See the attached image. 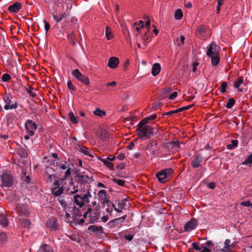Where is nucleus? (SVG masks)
<instances>
[{
    "instance_id": "bf43d9fd",
    "label": "nucleus",
    "mask_w": 252,
    "mask_h": 252,
    "mask_svg": "<svg viewBox=\"0 0 252 252\" xmlns=\"http://www.w3.org/2000/svg\"><path fill=\"white\" fill-rule=\"evenodd\" d=\"M205 245L207 248H209L210 250L214 247V244L211 241H207L205 243Z\"/></svg>"
},
{
    "instance_id": "f3484780",
    "label": "nucleus",
    "mask_w": 252,
    "mask_h": 252,
    "mask_svg": "<svg viewBox=\"0 0 252 252\" xmlns=\"http://www.w3.org/2000/svg\"><path fill=\"white\" fill-rule=\"evenodd\" d=\"M46 226L51 230H56L59 229V224L55 218H51L46 223Z\"/></svg>"
},
{
    "instance_id": "c756f323",
    "label": "nucleus",
    "mask_w": 252,
    "mask_h": 252,
    "mask_svg": "<svg viewBox=\"0 0 252 252\" xmlns=\"http://www.w3.org/2000/svg\"><path fill=\"white\" fill-rule=\"evenodd\" d=\"M38 252H54V251L50 246L43 244L40 246Z\"/></svg>"
},
{
    "instance_id": "2f4dec72",
    "label": "nucleus",
    "mask_w": 252,
    "mask_h": 252,
    "mask_svg": "<svg viewBox=\"0 0 252 252\" xmlns=\"http://www.w3.org/2000/svg\"><path fill=\"white\" fill-rule=\"evenodd\" d=\"M182 142L178 140L171 141L169 143V145L172 146V148L175 151H178L180 147V145L183 144Z\"/></svg>"
},
{
    "instance_id": "393cba45",
    "label": "nucleus",
    "mask_w": 252,
    "mask_h": 252,
    "mask_svg": "<svg viewBox=\"0 0 252 252\" xmlns=\"http://www.w3.org/2000/svg\"><path fill=\"white\" fill-rule=\"evenodd\" d=\"M202 161V158L200 155H197L194 159L191 161V164L192 167L197 168L200 165Z\"/></svg>"
},
{
    "instance_id": "a18cd8bd",
    "label": "nucleus",
    "mask_w": 252,
    "mask_h": 252,
    "mask_svg": "<svg viewBox=\"0 0 252 252\" xmlns=\"http://www.w3.org/2000/svg\"><path fill=\"white\" fill-rule=\"evenodd\" d=\"M71 175V168H68L67 170H65V175L63 177L62 179H60V181H62V182L65 181L67 178H68L69 176H70Z\"/></svg>"
},
{
    "instance_id": "ea45409f",
    "label": "nucleus",
    "mask_w": 252,
    "mask_h": 252,
    "mask_svg": "<svg viewBox=\"0 0 252 252\" xmlns=\"http://www.w3.org/2000/svg\"><path fill=\"white\" fill-rule=\"evenodd\" d=\"M7 242V236L4 232L0 233V243L1 244H5Z\"/></svg>"
},
{
    "instance_id": "6e6d98bb",
    "label": "nucleus",
    "mask_w": 252,
    "mask_h": 252,
    "mask_svg": "<svg viewBox=\"0 0 252 252\" xmlns=\"http://www.w3.org/2000/svg\"><path fill=\"white\" fill-rule=\"evenodd\" d=\"M148 120H147L146 118L141 120L138 125V127L144 126H146V124L148 123Z\"/></svg>"
},
{
    "instance_id": "a211bd4d",
    "label": "nucleus",
    "mask_w": 252,
    "mask_h": 252,
    "mask_svg": "<svg viewBox=\"0 0 252 252\" xmlns=\"http://www.w3.org/2000/svg\"><path fill=\"white\" fill-rule=\"evenodd\" d=\"M17 211L21 215V217L23 215L25 217H28L29 215V212L27 207L23 204H19L17 207Z\"/></svg>"
},
{
    "instance_id": "37998d69",
    "label": "nucleus",
    "mask_w": 252,
    "mask_h": 252,
    "mask_svg": "<svg viewBox=\"0 0 252 252\" xmlns=\"http://www.w3.org/2000/svg\"><path fill=\"white\" fill-rule=\"evenodd\" d=\"M127 200L126 199L124 200H119L118 201V207L121 208V209H123L126 205V202Z\"/></svg>"
},
{
    "instance_id": "e2e57ef3",
    "label": "nucleus",
    "mask_w": 252,
    "mask_h": 252,
    "mask_svg": "<svg viewBox=\"0 0 252 252\" xmlns=\"http://www.w3.org/2000/svg\"><path fill=\"white\" fill-rule=\"evenodd\" d=\"M244 251L245 252H252V244L246 246L244 249Z\"/></svg>"
},
{
    "instance_id": "f03ea898",
    "label": "nucleus",
    "mask_w": 252,
    "mask_h": 252,
    "mask_svg": "<svg viewBox=\"0 0 252 252\" xmlns=\"http://www.w3.org/2000/svg\"><path fill=\"white\" fill-rule=\"evenodd\" d=\"M96 207L99 208L98 206ZM83 216L86 221L93 223L96 221L99 217V209L88 208L87 211L84 212Z\"/></svg>"
},
{
    "instance_id": "f8f14e48",
    "label": "nucleus",
    "mask_w": 252,
    "mask_h": 252,
    "mask_svg": "<svg viewBox=\"0 0 252 252\" xmlns=\"http://www.w3.org/2000/svg\"><path fill=\"white\" fill-rule=\"evenodd\" d=\"M2 186L10 187L13 185V179L12 175L8 173L5 172L0 176Z\"/></svg>"
},
{
    "instance_id": "680f3d73",
    "label": "nucleus",
    "mask_w": 252,
    "mask_h": 252,
    "mask_svg": "<svg viewBox=\"0 0 252 252\" xmlns=\"http://www.w3.org/2000/svg\"><path fill=\"white\" fill-rule=\"evenodd\" d=\"M205 27L203 26H200L197 28V31L199 33H201L205 32Z\"/></svg>"
},
{
    "instance_id": "774afa93",
    "label": "nucleus",
    "mask_w": 252,
    "mask_h": 252,
    "mask_svg": "<svg viewBox=\"0 0 252 252\" xmlns=\"http://www.w3.org/2000/svg\"><path fill=\"white\" fill-rule=\"evenodd\" d=\"M177 96V93L176 92H174L172 93L170 96H169V99H173Z\"/></svg>"
},
{
    "instance_id": "c03bdc74",
    "label": "nucleus",
    "mask_w": 252,
    "mask_h": 252,
    "mask_svg": "<svg viewBox=\"0 0 252 252\" xmlns=\"http://www.w3.org/2000/svg\"><path fill=\"white\" fill-rule=\"evenodd\" d=\"M69 118L72 123L76 124L78 123L77 119L76 118L73 112H70L69 113Z\"/></svg>"
},
{
    "instance_id": "864d4df0",
    "label": "nucleus",
    "mask_w": 252,
    "mask_h": 252,
    "mask_svg": "<svg viewBox=\"0 0 252 252\" xmlns=\"http://www.w3.org/2000/svg\"><path fill=\"white\" fill-rule=\"evenodd\" d=\"M89 229L93 232L99 231L102 229V227H97L95 226H90Z\"/></svg>"
},
{
    "instance_id": "f704fd0d",
    "label": "nucleus",
    "mask_w": 252,
    "mask_h": 252,
    "mask_svg": "<svg viewBox=\"0 0 252 252\" xmlns=\"http://www.w3.org/2000/svg\"><path fill=\"white\" fill-rule=\"evenodd\" d=\"M211 59V63L213 66H217L220 63V54L217 56L210 57Z\"/></svg>"
},
{
    "instance_id": "7c9ffc66",
    "label": "nucleus",
    "mask_w": 252,
    "mask_h": 252,
    "mask_svg": "<svg viewBox=\"0 0 252 252\" xmlns=\"http://www.w3.org/2000/svg\"><path fill=\"white\" fill-rule=\"evenodd\" d=\"M243 82L244 80L243 77H239L234 81L233 86L234 88H237L239 92H242V89H240L239 87Z\"/></svg>"
},
{
    "instance_id": "72a5a7b5",
    "label": "nucleus",
    "mask_w": 252,
    "mask_h": 252,
    "mask_svg": "<svg viewBox=\"0 0 252 252\" xmlns=\"http://www.w3.org/2000/svg\"><path fill=\"white\" fill-rule=\"evenodd\" d=\"M0 224L2 227H5L8 225V220L3 214H0Z\"/></svg>"
},
{
    "instance_id": "aec40b11",
    "label": "nucleus",
    "mask_w": 252,
    "mask_h": 252,
    "mask_svg": "<svg viewBox=\"0 0 252 252\" xmlns=\"http://www.w3.org/2000/svg\"><path fill=\"white\" fill-rule=\"evenodd\" d=\"M21 6L22 4L20 2H16L10 5L8 8V10L11 13H16L19 11Z\"/></svg>"
},
{
    "instance_id": "e433bc0d",
    "label": "nucleus",
    "mask_w": 252,
    "mask_h": 252,
    "mask_svg": "<svg viewBox=\"0 0 252 252\" xmlns=\"http://www.w3.org/2000/svg\"><path fill=\"white\" fill-rule=\"evenodd\" d=\"M238 142L237 140L233 139L231 141V143L227 145V148L231 150L236 148L238 146Z\"/></svg>"
},
{
    "instance_id": "13d9d810",
    "label": "nucleus",
    "mask_w": 252,
    "mask_h": 252,
    "mask_svg": "<svg viewBox=\"0 0 252 252\" xmlns=\"http://www.w3.org/2000/svg\"><path fill=\"white\" fill-rule=\"evenodd\" d=\"M191 246L192 249L196 250V251H199L201 250V247H199L197 243H192L191 244Z\"/></svg>"
},
{
    "instance_id": "79ce46f5",
    "label": "nucleus",
    "mask_w": 252,
    "mask_h": 252,
    "mask_svg": "<svg viewBox=\"0 0 252 252\" xmlns=\"http://www.w3.org/2000/svg\"><path fill=\"white\" fill-rule=\"evenodd\" d=\"M235 100L233 98L228 99L227 103L226 104V107L228 109L231 108L234 105Z\"/></svg>"
},
{
    "instance_id": "4be33fe9",
    "label": "nucleus",
    "mask_w": 252,
    "mask_h": 252,
    "mask_svg": "<svg viewBox=\"0 0 252 252\" xmlns=\"http://www.w3.org/2000/svg\"><path fill=\"white\" fill-rule=\"evenodd\" d=\"M80 195L85 205L90 202L92 195L89 190H87V191H85L83 193H82Z\"/></svg>"
},
{
    "instance_id": "ddd939ff",
    "label": "nucleus",
    "mask_w": 252,
    "mask_h": 252,
    "mask_svg": "<svg viewBox=\"0 0 252 252\" xmlns=\"http://www.w3.org/2000/svg\"><path fill=\"white\" fill-rule=\"evenodd\" d=\"M64 189L69 194H74L78 191V185L75 184L72 179L70 180L68 183H65Z\"/></svg>"
},
{
    "instance_id": "de8ad7c7",
    "label": "nucleus",
    "mask_w": 252,
    "mask_h": 252,
    "mask_svg": "<svg viewBox=\"0 0 252 252\" xmlns=\"http://www.w3.org/2000/svg\"><path fill=\"white\" fill-rule=\"evenodd\" d=\"M252 163V154L249 155L247 158L243 162L242 164L247 165Z\"/></svg>"
},
{
    "instance_id": "1a4fd4ad",
    "label": "nucleus",
    "mask_w": 252,
    "mask_h": 252,
    "mask_svg": "<svg viewBox=\"0 0 252 252\" xmlns=\"http://www.w3.org/2000/svg\"><path fill=\"white\" fill-rule=\"evenodd\" d=\"M60 178H57V180H56V181L53 182L51 187L52 194L55 197L60 196L63 192V187L60 186Z\"/></svg>"
},
{
    "instance_id": "412c9836",
    "label": "nucleus",
    "mask_w": 252,
    "mask_h": 252,
    "mask_svg": "<svg viewBox=\"0 0 252 252\" xmlns=\"http://www.w3.org/2000/svg\"><path fill=\"white\" fill-rule=\"evenodd\" d=\"M18 222L24 227H29L31 224V222L29 220L23 219L21 217V215H18L17 218Z\"/></svg>"
},
{
    "instance_id": "a19ab883",
    "label": "nucleus",
    "mask_w": 252,
    "mask_h": 252,
    "mask_svg": "<svg viewBox=\"0 0 252 252\" xmlns=\"http://www.w3.org/2000/svg\"><path fill=\"white\" fill-rule=\"evenodd\" d=\"M175 18L176 20H180L183 17V12L180 9H177L174 14Z\"/></svg>"
},
{
    "instance_id": "6e6552de",
    "label": "nucleus",
    "mask_w": 252,
    "mask_h": 252,
    "mask_svg": "<svg viewBox=\"0 0 252 252\" xmlns=\"http://www.w3.org/2000/svg\"><path fill=\"white\" fill-rule=\"evenodd\" d=\"M154 129L150 126H144L137 127V132L140 138L144 137H148L153 133Z\"/></svg>"
},
{
    "instance_id": "423d86ee",
    "label": "nucleus",
    "mask_w": 252,
    "mask_h": 252,
    "mask_svg": "<svg viewBox=\"0 0 252 252\" xmlns=\"http://www.w3.org/2000/svg\"><path fill=\"white\" fill-rule=\"evenodd\" d=\"M71 75L74 78L79 81L83 85L88 86L90 82L88 76L82 74L78 69H74L71 71Z\"/></svg>"
},
{
    "instance_id": "4468645a",
    "label": "nucleus",
    "mask_w": 252,
    "mask_h": 252,
    "mask_svg": "<svg viewBox=\"0 0 252 252\" xmlns=\"http://www.w3.org/2000/svg\"><path fill=\"white\" fill-rule=\"evenodd\" d=\"M25 127L27 132L31 136L34 134L35 131L37 129V126L36 124L31 120H27L25 122Z\"/></svg>"
},
{
    "instance_id": "0e129e2a",
    "label": "nucleus",
    "mask_w": 252,
    "mask_h": 252,
    "mask_svg": "<svg viewBox=\"0 0 252 252\" xmlns=\"http://www.w3.org/2000/svg\"><path fill=\"white\" fill-rule=\"evenodd\" d=\"M216 186V184L214 182H210L207 184V187L208 188L211 189H214Z\"/></svg>"
},
{
    "instance_id": "39448f33",
    "label": "nucleus",
    "mask_w": 252,
    "mask_h": 252,
    "mask_svg": "<svg viewBox=\"0 0 252 252\" xmlns=\"http://www.w3.org/2000/svg\"><path fill=\"white\" fill-rule=\"evenodd\" d=\"M76 179L77 184H89L93 180L92 176H89L87 173L78 170L76 173Z\"/></svg>"
},
{
    "instance_id": "20e7f679",
    "label": "nucleus",
    "mask_w": 252,
    "mask_h": 252,
    "mask_svg": "<svg viewBox=\"0 0 252 252\" xmlns=\"http://www.w3.org/2000/svg\"><path fill=\"white\" fill-rule=\"evenodd\" d=\"M13 97L10 93H6L2 96V100L5 104L4 109L6 110L14 109L17 108V101L12 100Z\"/></svg>"
},
{
    "instance_id": "9b49d317",
    "label": "nucleus",
    "mask_w": 252,
    "mask_h": 252,
    "mask_svg": "<svg viewBox=\"0 0 252 252\" xmlns=\"http://www.w3.org/2000/svg\"><path fill=\"white\" fill-rule=\"evenodd\" d=\"M44 178L46 182L49 183H51L53 181L54 182L56 180H57V178H59L55 174V170L53 168L50 167H47L46 168Z\"/></svg>"
},
{
    "instance_id": "a878e982",
    "label": "nucleus",
    "mask_w": 252,
    "mask_h": 252,
    "mask_svg": "<svg viewBox=\"0 0 252 252\" xmlns=\"http://www.w3.org/2000/svg\"><path fill=\"white\" fill-rule=\"evenodd\" d=\"M74 202L75 204L78 206L80 208L83 207L85 205L83 201L82 200V198L81 197V195L76 194L73 196Z\"/></svg>"
},
{
    "instance_id": "b1692460",
    "label": "nucleus",
    "mask_w": 252,
    "mask_h": 252,
    "mask_svg": "<svg viewBox=\"0 0 252 252\" xmlns=\"http://www.w3.org/2000/svg\"><path fill=\"white\" fill-rule=\"evenodd\" d=\"M55 166L60 170H66L70 168L68 163L66 161H57L56 163Z\"/></svg>"
},
{
    "instance_id": "c85d7f7f",
    "label": "nucleus",
    "mask_w": 252,
    "mask_h": 252,
    "mask_svg": "<svg viewBox=\"0 0 252 252\" xmlns=\"http://www.w3.org/2000/svg\"><path fill=\"white\" fill-rule=\"evenodd\" d=\"M161 69L160 65L158 63H155L153 65L152 68V74L153 76H157L160 72Z\"/></svg>"
},
{
    "instance_id": "473e14b6",
    "label": "nucleus",
    "mask_w": 252,
    "mask_h": 252,
    "mask_svg": "<svg viewBox=\"0 0 252 252\" xmlns=\"http://www.w3.org/2000/svg\"><path fill=\"white\" fill-rule=\"evenodd\" d=\"M98 159L101 161L108 167L111 168L113 166V163L109 161V157L105 158L98 157Z\"/></svg>"
},
{
    "instance_id": "338daca9",
    "label": "nucleus",
    "mask_w": 252,
    "mask_h": 252,
    "mask_svg": "<svg viewBox=\"0 0 252 252\" xmlns=\"http://www.w3.org/2000/svg\"><path fill=\"white\" fill-rule=\"evenodd\" d=\"M200 252H211V250L206 247L202 246Z\"/></svg>"
},
{
    "instance_id": "49530a36",
    "label": "nucleus",
    "mask_w": 252,
    "mask_h": 252,
    "mask_svg": "<svg viewBox=\"0 0 252 252\" xmlns=\"http://www.w3.org/2000/svg\"><path fill=\"white\" fill-rule=\"evenodd\" d=\"M58 201L60 202L61 205L63 207L65 208L67 205V203L66 201L63 198V197L59 196L58 198Z\"/></svg>"
},
{
    "instance_id": "cd10ccee",
    "label": "nucleus",
    "mask_w": 252,
    "mask_h": 252,
    "mask_svg": "<svg viewBox=\"0 0 252 252\" xmlns=\"http://www.w3.org/2000/svg\"><path fill=\"white\" fill-rule=\"evenodd\" d=\"M78 151H79L80 152L83 153L84 154L89 156L90 157H93V154L91 151L89 150V149L83 145H79L78 146Z\"/></svg>"
},
{
    "instance_id": "69168bd1",
    "label": "nucleus",
    "mask_w": 252,
    "mask_h": 252,
    "mask_svg": "<svg viewBox=\"0 0 252 252\" xmlns=\"http://www.w3.org/2000/svg\"><path fill=\"white\" fill-rule=\"evenodd\" d=\"M28 93L32 97H35L36 94H35L32 91V89L30 87L29 90H27Z\"/></svg>"
},
{
    "instance_id": "8fccbe9b",
    "label": "nucleus",
    "mask_w": 252,
    "mask_h": 252,
    "mask_svg": "<svg viewBox=\"0 0 252 252\" xmlns=\"http://www.w3.org/2000/svg\"><path fill=\"white\" fill-rule=\"evenodd\" d=\"M240 205L243 206L250 207L252 209V203L250 201L241 202L240 203Z\"/></svg>"
},
{
    "instance_id": "dca6fc26",
    "label": "nucleus",
    "mask_w": 252,
    "mask_h": 252,
    "mask_svg": "<svg viewBox=\"0 0 252 252\" xmlns=\"http://www.w3.org/2000/svg\"><path fill=\"white\" fill-rule=\"evenodd\" d=\"M68 14L65 12L55 11L53 14L54 19L57 22H60L63 18H66Z\"/></svg>"
},
{
    "instance_id": "2eb2a0df",
    "label": "nucleus",
    "mask_w": 252,
    "mask_h": 252,
    "mask_svg": "<svg viewBox=\"0 0 252 252\" xmlns=\"http://www.w3.org/2000/svg\"><path fill=\"white\" fill-rule=\"evenodd\" d=\"M219 47L215 43H212L209 46L206 54L207 56L210 57L214 56L219 55Z\"/></svg>"
},
{
    "instance_id": "09e8293b",
    "label": "nucleus",
    "mask_w": 252,
    "mask_h": 252,
    "mask_svg": "<svg viewBox=\"0 0 252 252\" xmlns=\"http://www.w3.org/2000/svg\"><path fill=\"white\" fill-rule=\"evenodd\" d=\"M11 78L10 75L8 73H4L2 75L1 80L3 82H7Z\"/></svg>"
},
{
    "instance_id": "bb28decb",
    "label": "nucleus",
    "mask_w": 252,
    "mask_h": 252,
    "mask_svg": "<svg viewBox=\"0 0 252 252\" xmlns=\"http://www.w3.org/2000/svg\"><path fill=\"white\" fill-rule=\"evenodd\" d=\"M126 215H124L122 216V217L117 218L114 219L113 220H111L109 222V224L112 226H116V224H119L120 223L121 225L122 223L126 219Z\"/></svg>"
},
{
    "instance_id": "c9c22d12",
    "label": "nucleus",
    "mask_w": 252,
    "mask_h": 252,
    "mask_svg": "<svg viewBox=\"0 0 252 252\" xmlns=\"http://www.w3.org/2000/svg\"><path fill=\"white\" fill-rule=\"evenodd\" d=\"M93 113L94 115L99 117H102L106 115V112L103 110H101L98 108H96L93 111Z\"/></svg>"
},
{
    "instance_id": "603ef678",
    "label": "nucleus",
    "mask_w": 252,
    "mask_h": 252,
    "mask_svg": "<svg viewBox=\"0 0 252 252\" xmlns=\"http://www.w3.org/2000/svg\"><path fill=\"white\" fill-rule=\"evenodd\" d=\"M124 238L125 239L128 241H131L133 238V235L130 233H126L124 235Z\"/></svg>"
},
{
    "instance_id": "6ab92c4d",
    "label": "nucleus",
    "mask_w": 252,
    "mask_h": 252,
    "mask_svg": "<svg viewBox=\"0 0 252 252\" xmlns=\"http://www.w3.org/2000/svg\"><path fill=\"white\" fill-rule=\"evenodd\" d=\"M197 225V221L191 219L188 221L185 225L184 229L185 231H190L193 230Z\"/></svg>"
},
{
    "instance_id": "3c124183",
    "label": "nucleus",
    "mask_w": 252,
    "mask_h": 252,
    "mask_svg": "<svg viewBox=\"0 0 252 252\" xmlns=\"http://www.w3.org/2000/svg\"><path fill=\"white\" fill-rule=\"evenodd\" d=\"M227 84L225 82H223L221 84L220 90V91L221 93L223 94L226 92V88L227 87Z\"/></svg>"
},
{
    "instance_id": "0eeeda50",
    "label": "nucleus",
    "mask_w": 252,
    "mask_h": 252,
    "mask_svg": "<svg viewBox=\"0 0 252 252\" xmlns=\"http://www.w3.org/2000/svg\"><path fill=\"white\" fill-rule=\"evenodd\" d=\"M95 197L103 207H105V204H110L109 196L105 190H99L96 193Z\"/></svg>"
},
{
    "instance_id": "4c0bfd02",
    "label": "nucleus",
    "mask_w": 252,
    "mask_h": 252,
    "mask_svg": "<svg viewBox=\"0 0 252 252\" xmlns=\"http://www.w3.org/2000/svg\"><path fill=\"white\" fill-rule=\"evenodd\" d=\"M105 34L108 40H110L113 37V34L111 32V30L108 27H106V28Z\"/></svg>"
},
{
    "instance_id": "f257e3e1",
    "label": "nucleus",
    "mask_w": 252,
    "mask_h": 252,
    "mask_svg": "<svg viewBox=\"0 0 252 252\" xmlns=\"http://www.w3.org/2000/svg\"><path fill=\"white\" fill-rule=\"evenodd\" d=\"M133 28L136 31V36H138L142 33L144 34V35H142V39L144 44L146 45L149 42L148 40L150 37V21L149 20L146 21L145 26L142 21L135 22L133 25Z\"/></svg>"
},
{
    "instance_id": "58836bf2",
    "label": "nucleus",
    "mask_w": 252,
    "mask_h": 252,
    "mask_svg": "<svg viewBox=\"0 0 252 252\" xmlns=\"http://www.w3.org/2000/svg\"><path fill=\"white\" fill-rule=\"evenodd\" d=\"M105 206L107 207L105 209L106 212L109 216H111V213L113 211V207H114V204L110 202V204H105Z\"/></svg>"
},
{
    "instance_id": "9d476101",
    "label": "nucleus",
    "mask_w": 252,
    "mask_h": 252,
    "mask_svg": "<svg viewBox=\"0 0 252 252\" xmlns=\"http://www.w3.org/2000/svg\"><path fill=\"white\" fill-rule=\"evenodd\" d=\"M171 168H167L162 170L156 174V177L158 181L161 183H165L167 181V178L173 173Z\"/></svg>"
},
{
    "instance_id": "052dcab7",
    "label": "nucleus",
    "mask_w": 252,
    "mask_h": 252,
    "mask_svg": "<svg viewBox=\"0 0 252 252\" xmlns=\"http://www.w3.org/2000/svg\"><path fill=\"white\" fill-rule=\"evenodd\" d=\"M43 22H44V23L45 25V30L46 31V34H47L48 31L50 29V25L47 22H46V20H44Z\"/></svg>"
},
{
    "instance_id": "7ed1b4c3",
    "label": "nucleus",
    "mask_w": 252,
    "mask_h": 252,
    "mask_svg": "<svg viewBox=\"0 0 252 252\" xmlns=\"http://www.w3.org/2000/svg\"><path fill=\"white\" fill-rule=\"evenodd\" d=\"M236 242L231 243V241L227 239L225 240L224 243H219L216 246L217 252H231L236 246Z\"/></svg>"
},
{
    "instance_id": "4d7b16f0",
    "label": "nucleus",
    "mask_w": 252,
    "mask_h": 252,
    "mask_svg": "<svg viewBox=\"0 0 252 252\" xmlns=\"http://www.w3.org/2000/svg\"><path fill=\"white\" fill-rule=\"evenodd\" d=\"M67 86L69 90H71L72 91H75V88L74 87L71 81L70 80H69L67 81Z\"/></svg>"
},
{
    "instance_id": "5fc2aeb1",
    "label": "nucleus",
    "mask_w": 252,
    "mask_h": 252,
    "mask_svg": "<svg viewBox=\"0 0 252 252\" xmlns=\"http://www.w3.org/2000/svg\"><path fill=\"white\" fill-rule=\"evenodd\" d=\"M113 181L114 183L117 184L118 185L120 186H124L125 182L124 180H118L117 179H114Z\"/></svg>"
},
{
    "instance_id": "5701e85b",
    "label": "nucleus",
    "mask_w": 252,
    "mask_h": 252,
    "mask_svg": "<svg viewBox=\"0 0 252 252\" xmlns=\"http://www.w3.org/2000/svg\"><path fill=\"white\" fill-rule=\"evenodd\" d=\"M119 61L116 57H111L109 59L108 66L111 68H116L119 64Z\"/></svg>"
}]
</instances>
